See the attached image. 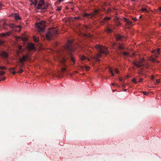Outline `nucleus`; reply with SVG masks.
Here are the masks:
<instances>
[{
	"mask_svg": "<svg viewBox=\"0 0 161 161\" xmlns=\"http://www.w3.org/2000/svg\"><path fill=\"white\" fill-rule=\"evenodd\" d=\"M132 81L133 82H134L135 84H137V82L136 80V79H133L132 80Z\"/></svg>",
	"mask_w": 161,
	"mask_h": 161,
	"instance_id": "obj_37",
	"label": "nucleus"
},
{
	"mask_svg": "<svg viewBox=\"0 0 161 161\" xmlns=\"http://www.w3.org/2000/svg\"><path fill=\"white\" fill-rule=\"evenodd\" d=\"M12 17L14 18L15 20V21L19 22L21 19V18L19 16V15L15 14L11 15Z\"/></svg>",
	"mask_w": 161,
	"mask_h": 161,
	"instance_id": "obj_12",
	"label": "nucleus"
},
{
	"mask_svg": "<svg viewBox=\"0 0 161 161\" xmlns=\"http://www.w3.org/2000/svg\"><path fill=\"white\" fill-rule=\"evenodd\" d=\"M15 25L14 24H11V25L10 26V27H15L16 26H15Z\"/></svg>",
	"mask_w": 161,
	"mask_h": 161,
	"instance_id": "obj_40",
	"label": "nucleus"
},
{
	"mask_svg": "<svg viewBox=\"0 0 161 161\" xmlns=\"http://www.w3.org/2000/svg\"><path fill=\"white\" fill-rule=\"evenodd\" d=\"M120 81H122V80H121V79H120Z\"/></svg>",
	"mask_w": 161,
	"mask_h": 161,
	"instance_id": "obj_54",
	"label": "nucleus"
},
{
	"mask_svg": "<svg viewBox=\"0 0 161 161\" xmlns=\"http://www.w3.org/2000/svg\"><path fill=\"white\" fill-rule=\"evenodd\" d=\"M144 62V59H141L140 60L139 62L135 61L133 63V64L134 65L138 68L141 67H143L146 68H148V65L147 64H144L143 63Z\"/></svg>",
	"mask_w": 161,
	"mask_h": 161,
	"instance_id": "obj_7",
	"label": "nucleus"
},
{
	"mask_svg": "<svg viewBox=\"0 0 161 161\" xmlns=\"http://www.w3.org/2000/svg\"><path fill=\"white\" fill-rule=\"evenodd\" d=\"M80 19V17L79 16L75 17L74 18V19Z\"/></svg>",
	"mask_w": 161,
	"mask_h": 161,
	"instance_id": "obj_38",
	"label": "nucleus"
},
{
	"mask_svg": "<svg viewBox=\"0 0 161 161\" xmlns=\"http://www.w3.org/2000/svg\"><path fill=\"white\" fill-rule=\"evenodd\" d=\"M114 20L115 21L119 23V25H120V23H119L120 22V19L117 16H115L114 17Z\"/></svg>",
	"mask_w": 161,
	"mask_h": 161,
	"instance_id": "obj_21",
	"label": "nucleus"
},
{
	"mask_svg": "<svg viewBox=\"0 0 161 161\" xmlns=\"http://www.w3.org/2000/svg\"><path fill=\"white\" fill-rule=\"evenodd\" d=\"M33 40L36 42H38L39 41V38L35 37H34Z\"/></svg>",
	"mask_w": 161,
	"mask_h": 161,
	"instance_id": "obj_24",
	"label": "nucleus"
},
{
	"mask_svg": "<svg viewBox=\"0 0 161 161\" xmlns=\"http://www.w3.org/2000/svg\"><path fill=\"white\" fill-rule=\"evenodd\" d=\"M141 17H142V16H140L139 17V18H141Z\"/></svg>",
	"mask_w": 161,
	"mask_h": 161,
	"instance_id": "obj_53",
	"label": "nucleus"
},
{
	"mask_svg": "<svg viewBox=\"0 0 161 161\" xmlns=\"http://www.w3.org/2000/svg\"><path fill=\"white\" fill-rule=\"evenodd\" d=\"M2 6V5L1 4V3H0V9L1 8Z\"/></svg>",
	"mask_w": 161,
	"mask_h": 161,
	"instance_id": "obj_47",
	"label": "nucleus"
},
{
	"mask_svg": "<svg viewBox=\"0 0 161 161\" xmlns=\"http://www.w3.org/2000/svg\"><path fill=\"white\" fill-rule=\"evenodd\" d=\"M108 77H107V79H108Z\"/></svg>",
	"mask_w": 161,
	"mask_h": 161,
	"instance_id": "obj_56",
	"label": "nucleus"
},
{
	"mask_svg": "<svg viewBox=\"0 0 161 161\" xmlns=\"http://www.w3.org/2000/svg\"><path fill=\"white\" fill-rule=\"evenodd\" d=\"M111 18L105 17L101 21V23H104L105 22L109 21L111 19Z\"/></svg>",
	"mask_w": 161,
	"mask_h": 161,
	"instance_id": "obj_16",
	"label": "nucleus"
},
{
	"mask_svg": "<svg viewBox=\"0 0 161 161\" xmlns=\"http://www.w3.org/2000/svg\"><path fill=\"white\" fill-rule=\"evenodd\" d=\"M143 93L145 95H147L148 94V93L146 92H143Z\"/></svg>",
	"mask_w": 161,
	"mask_h": 161,
	"instance_id": "obj_33",
	"label": "nucleus"
},
{
	"mask_svg": "<svg viewBox=\"0 0 161 161\" xmlns=\"http://www.w3.org/2000/svg\"><path fill=\"white\" fill-rule=\"evenodd\" d=\"M148 59L150 61H151L154 63H158L159 62L158 60L155 59L154 58V57H153L152 56H151L149 57L148 58Z\"/></svg>",
	"mask_w": 161,
	"mask_h": 161,
	"instance_id": "obj_14",
	"label": "nucleus"
},
{
	"mask_svg": "<svg viewBox=\"0 0 161 161\" xmlns=\"http://www.w3.org/2000/svg\"><path fill=\"white\" fill-rule=\"evenodd\" d=\"M48 7V5L47 4H45L43 1L41 0L39 1L36 8L38 9H41L42 11H44Z\"/></svg>",
	"mask_w": 161,
	"mask_h": 161,
	"instance_id": "obj_4",
	"label": "nucleus"
},
{
	"mask_svg": "<svg viewBox=\"0 0 161 161\" xmlns=\"http://www.w3.org/2000/svg\"><path fill=\"white\" fill-rule=\"evenodd\" d=\"M7 25V23H6V22H4L3 23V26H5V25Z\"/></svg>",
	"mask_w": 161,
	"mask_h": 161,
	"instance_id": "obj_44",
	"label": "nucleus"
},
{
	"mask_svg": "<svg viewBox=\"0 0 161 161\" xmlns=\"http://www.w3.org/2000/svg\"><path fill=\"white\" fill-rule=\"evenodd\" d=\"M115 37L117 40H119L122 39V36L119 34H117L115 35Z\"/></svg>",
	"mask_w": 161,
	"mask_h": 161,
	"instance_id": "obj_19",
	"label": "nucleus"
},
{
	"mask_svg": "<svg viewBox=\"0 0 161 161\" xmlns=\"http://www.w3.org/2000/svg\"><path fill=\"white\" fill-rule=\"evenodd\" d=\"M23 72V70L22 69H21L18 72H16V73H18L21 74Z\"/></svg>",
	"mask_w": 161,
	"mask_h": 161,
	"instance_id": "obj_27",
	"label": "nucleus"
},
{
	"mask_svg": "<svg viewBox=\"0 0 161 161\" xmlns=\"http://www.w3.org/2000/svg\"><path fill=\"white\" fill-rule=\"evenodd\" d=\"M111 11V9H110V8H109V9H108L107 10V12L108 13H109V12H110Z\"/></svg>",
	"mask_w": 161,
	"mask_h": 161,
	"instance_id": "obj_41",
	"label": "nucleus"
},
{
	"mask_svg": "<svg viewBox=\"0 0 161 161\" xmlns=\"http://www.w3.org/2000/svg\"><path fill=\"white\" fill-rule=\"evenodd\" d=\"M159 10H161V7H160L159 8Z\"/></svg>",
	"mask_w": 161,
	"mask_h": 161,
	"instance_id": "obj_50",
	"label": "nucleus"
},
{
	"mask_svg": "<svg viewBox=\"0 0 161 161\" xmlns=\"http://www.w3.org/2000/svg\"><path fill=\"white\" fill-rule=\"evenodd\" d=\"M112 85H113V86H114V83H113L112 84Z\"/></svg>",
	"mask_w": 161,
	"mask_h": 161,
	"instance_id": "obj_51",
	"label": "nucleus"
},
{
	"mask_svg": "<svg viewBox=\"0 0 161 161\" xmlns=\"http://www.w3.org/2000/svg\"><path fill=\"white\" fill-rule=\"evenodd\" d=\"M143 80V79H140L139 80V82H141Z\"/></svg>",
	"mask_w": 161,
	"mask_h": 161,
	"instance_id": "obj_45",
	"label": "nucleus"
},
{
	"mask_svg": "<svg viewBox=\"0 0 161 161\" xmlns=\"http://www.w3.org/2000/svg\"><path fill=\"white\" fill-rule=\"evenodd\" d=\"M132 0V1H134V0Z\"/></svg>",
	"mask_w": 161,
	"mask_h": 161,
	"instance_id": "obj_55",
	"label": "nucleus"
},
{
	"mask_svg": "<svg viewBox=\"0 0 161 161\" xmlns=\"http://www.w3.org/2000/svg\"><path fill=\"white\" fill-rule=\"evenodd\" d=\"M1 81V80H0V81Z\"/></svg>",
	"mask_w": 161,
	"mask_h": 161,
	"instance_id": "obj_58",
	"label": "nucleus"
},
{
	"mask_svg": "<svg viewBox=\"0 0 161 161\" xmlns=\"http://www.w3.org/2000/svg\"><path fill=\"white\" fill-rule=\"evenodd\" d=\"M4 43L3 41L0 39V45H3Z\"/></svg>",
	"mask_w": 161,
	"mask_h": 161,
	"instance_id": "obj_32",
	"label": "nucleus"
},
{
	"mask_svg": "<svg viewBox=\"0 0 161 161\" xmlns=\"http://www.w3.org/2000/svg\"><path fill=\"white\" fill-rule=\"evenodd\" d=\"M133 19V20L134 21H136L137 20V19H136V18H133V19Z\"/></svg>",
	"mask_w": 161,
	"mask_h": 161,
	"instance_id": "obj_43",
	"label": "nucleus"
},
{
	"mask_svg": "<svg viewBox=\"0 0 161 161\" xmlns=\"http://www.w3.org/2000/svg\"><path fill=\"white\" fill-rule=\"evenodd\" d=\"M17 27H18V28H20V25H19V26H17Z\"/></svg>",
	"mask_w": 161,
	"mask_h": 161,
	"instance_id": "obj_48",
	"label": "nucleus"
},
{
	"mask_svg": "<svg viewBox=\"0 0 161 161\" xmlns=\"http://www.w3.org/2000/svg\"><path fill=\"white\" fill-rule=\"evenodd\" d=\"M110 25H108L107 26V28L106 29V31L108 33H110L112 32V29L110 28Z\"/></svg>",
	"mask_w": 161,
	"mask_h": 161,
	"instance_id": "obj_20",
	"label": "nucleus"
},
{
	"mask_svg": "<svg viewBox=\"0 0 161 161\" xmlns=\"http://www.w3.org/2000/svg\"><path fill=\"white\" fill-rule=\"evenodd\" d=\"M5 74V72L2 71H0V75H3Z\"/></svg>",
	"mask_w": 161,
	"mask_h": 161,
	"instance_id": "obj_29",
	"label": "nucleus"
},
{
	"mask_svg": "<svg viewBox=\"0 0 161 161\" xmlns=\"http://www.w3.org/2000/svg\"><path fill=\"white\" fill-rule=\"evenodd\" d=\"M6 34L4 33H2L0 34V36L1 37H4L6 36Z\"/></svg>",
	"mask_w": 161,
	"mask_h": 161,
	"instance_id": "obj_28",
	"label": "nucleus"
},
{
	"mask_svg": "<svg viewBox=\"0 0 161 161\" xmlns=\"http://www.w3.org/2000/svg\"><path fill=\"white\" fill-rule=\"evenodd\" d=\"M123 54L125 57H127L129 55V54L128 53L126 52H123Z\"/></svg>",
	"mask_w": 161,
	"mask_h": 161,
	"instance_id": "obj_23",
	"label": "nucleus"
},
{
	"mask_svg": "<svg viewBox=\"0 0 161 161\" xmlns=\"http://www.w3.org/2000/svg\"><path fill=\"white\" fill-rule=\"evenodd\" d=\"M16 68V67H14L13 68H10L9 69V71H11L12 70H14Z\"/></svg>",
	"mask_w": 161,
	"mask_h": 161,
	"instance_id": "obj_31",
	"label": "nucleus"
},
{
	"mask_svg": "<svg viewBox=\"0 0 161 161\" xmlns=\"http://www.w3.org/2000/svg\"><path fill=\"white\" fill-rule=\"evenodd\" d=\"M153 79V77H152V79Z\"/></svg>",
	"mask_w": 161,
	"mask_h": 161,
	"instance_id": "obj_57",
	"label": "nucleus"
},
{
	"mask_svg": "<svg viewBox=\"0 0 161 161\" xmlns=\"http://www.w3.org/2000/svg\"><path fill=\"white\" fill-rule=\"evenodd\" d=\"M27 48L29 50H34L35 49L34 46L32 43L29 44L27 46Z\"/></svg>",
	"mask_w": 161,
	"mask_h": 161,
	"instance_id": "obj_15",
	"label": "nucleus"
},
{
	"mask_svg": "<svg viewBox=\"0 0 161 161\" xmlns=\"http://www.w3.org/2000/svg\"><path fill=\"white\" fill-rule=\"evenodd\" d=\"M90 67L88 66H85V68L86 70H88L90 69Z\"/></svg>",
	"mask_w": 161,
	"mask_h": 161,
	"instance_id": "obj_34",
	"label": "nucleus"
},
{
	"mask_svg": "<svg viewBox=\"0 0 161 161\" xmlns=\"http://www.w3.org/2000/svg\"><path fill=\"white\" fill-rule=\"evenodd\" d=\"M59 0V1L60 2H61V1H62V0Z\"/></svg>",
	"mask_w": 161,
	"mask_h": 161,
	"instance_id": "obj_52",
	"label": "nucleus"
},
{
	"mask_svg": "<svg viewBox=\"0 0 161 161\" xmlns=\"http://www.w3.org/2000/svg\"><path fill=\"white\" fill-rule=\"evenodd\" d=\"M11 71H10L11 73H12L13 75H14L16 73V72H15L14 71V70H12Z\"/></svg>",
	"mask_w": 161,
	"mask_h": 161,
	"instance_id": "obj_36",
	"label": "nucleus"
},
{
	"mask_svg": "<svg viewBox=\"0 0 161 161\" xmlns=\"http://www.w3.org/2000/svg\"><path fill=\"white\" fill-rule=\"evenodd\" d=\"M160 82V80L159 79H158L156 80V81L155 84L156 85H158L159 84V83Z\"/></svg>",
	"mask_w": 161,
	"mask_h": 161,
	"instance_id": "obj_25",
	"label": "nucleus"
},
{
	"mask_svg": "<svg viewBox=\"0 0 161 161\" xmlns=\"http://www.w3.org/2000/svg\"><path fill=\"white\" fill-rule=\"evenodd\" d=\"M58 33L57 31L55 30H52L48 31L46 34V38L48 40H50L53 38V36Z\"/></svg>",
	"mask_w": 161,
	"mask_h": 161,
	"instance_id": "obj_6",
	"label": "nucleus"
},
{
	"mask_svg": "<svg viewBox=\"0 0 161 161\" xmlns=\"http://www.w3.org/2000/svg\"><path fill=\"white\" fill-rule=\"evenodd\" d=\"M8 56V53L5 51H0V57L3 59H7Z\"/></svg>",
	"mask_w": 161,
	"mask_h": 161,
	"instance_id": "obj_8",
	"label": "nucleus"
},
{
	"mask_svg": "<svg viewBox=\"0 0 161 161\" xmlns=\"http://www.w3.org/2000/svg\"><path fill=\"white\" fill-rule=\"evenodd\" d=\"M113 47L115 48V47H117L119 50H124L125 48L122 45L120 44H117L114 43L113 44Z\"/></svg>",
	"mask_w": 161,
	"mask_h": 161,
	"instance_id": "obj_11",
	"label": "nucleus"
},
{
	"mask_svg": "<svg viewBox=\"0 0 161 161\" xmlns=\"http://www.w3.org/2000/svg\"><path fill=\"white\" fill-rule=\"evenodd\" d=\"M124 21L128 25H130L132 24V22L129 21L128 19L126 18H124Z\"/></svg>",
	"mask_w": 161,
	"mask_h": 161,
	"instance_id": "obj_18",
	"label": "nucleus"
},
{
	"mask_svg": "<svg viewBox=\"0 0 161 161\" xmlns=\"http://www.w3.org/2000/svg\"><path fill=\"white\" fill-rule=\"evenodd\" d=\"M1 81V80H0V81Z\"/></svg>",
	"mask_w": 161,
	"mask_h": 161,
	"instance_id": "obj_59",
	"label": "nucleus"
},
{
	"mask_svg": "<svg viewBox=\"0 0 161 161\" xmlns=\"http://www.w3.org/2000/svg\"><path fill=\"white\" fill-rule=\"evenodd\" d=\"M63 71H64L65 70V68H63L62 69Z\"/></svg>",
	"mask_w": 161,
	"mask_h": 161,
	"instance_id": "obj_46",
	"label": "nucleus"
},
{
	"mask_svg": "<svg viewBox=\"0 0 161 161\" xmlns=\"http://www.w3.org/2000/svg\"><path fill=\"white\" fill-rule=\"evenodd\" d=\"M6 69V67L5 66H0V69L5 70Z\"/></svg>",
	"mask_w": 161,
	"mask_h": 161,
	"instance_id": "obj_30",
	"label": "nucleus"
},
{
	"mask_svg": "<svg viewBox=\"0 0 161 161\" xmlns=\"http://www.w3.org/2000/svg\"><path fill=\"white\" fill-rule=\"evenodd\" d=\"M80 59L81 61L84 62H85V61H86L87 60H88L89 61L90 60L89 58H87L86 57L84 56V55H82L80 57Z\"/></svg>",
	"mask_w": 161,
	"mask_h": 161,
	"instance_id": "obj_17",
	"label": "nucleus"
},
{
	"mask_svg": "<svg viewBox=\"0 0 161 161\" xmlns=\"http://www.w3.org/2000/svg\"><path fill=\"white\" fill-rule=\"evenodd\" d=\"M5 79V77H3L2 78L1 80H4Z\"/></svg>",
	"mask_w": 161,
	"mask_h": 161,
	"instance_id": "obj_42",
	"label": "nucleus"
},
{
	"mask_svg": "<svg viewBox=\"0 0 161 161\" xmlns=\"http://www.w3.org/2000/svg\"><path fill=\"white\" fill-rule=\"evenodd\" d=\"M45 26V22L43 21H42L40 22L37 23L36 25L37 31L38 32L43 31Z\"/></svg>",
	"mask_w": 161,
	"mask_h": 161,
	"instance_id": "obj_5",
	"label": "nucleus"
},
{
	"mask_svg": "<svg viewBox=\"0 0 161 161\" xmlns=\"http://www.w3.org/2000/svg\"><path fill=\"white\" fill-rule=\"evenodd\" d=\"M72 42L69 40L67 44L64 46L65 50V53L64 56L60 60V63L62 65L65 66V62L67 60L69 59L71 60L73 64L75 63V58L72 54V52L74 49L72 45Z\"/></svg>",
	"mask_w": 161,
	"mask_h": 161,
	"instance_id": "obj_1",
	"label": "nucleus"
},
{
	"mask_svg": "<svg viewBox=\"0 0 161 161\" xmlns=\"http://www.w3.org/2000/svg\"><path fill=\"white\" fill-rule=\"evenodd\" d=\"M101 15V14L99 12V10L96 9L94 10L93 12L91 13L90 14L85 13L83 14V16L84 17L91 18L92 17H96L97 16L100 17Z\"/></svg>",
	"mask_w": 161,
	"mask_h": 161,
	"instance_id": "obj_3",
	"label": "nucleus"
},
{
	"mask_svg": "<svg viewBox=\"0 0 161 161\" xmlns=\"http://www.w3.org/2000/svg\"><path fill=\"white\" fill-rule=\"evenodd\" d=\"M31 4H33L36 6L37 3V0H31Z\"/></svg>",
	"mask_w": 161,
	"mask_h": 161,
	"instance_id": "obj_22",
	"label": "nucleus"
},
{
	"mask_svg": "<svg viewBox=\"0 0 161 161\" xmlns=\"http://www.w3.org/2000/svg\"><path fill=\"white\" fill-rule=\"evenodd\" d=\"M109 71L111 73L112 76H114V72H115L117 74H118L119 71L117 69L115 68H112L109 67L108 69Z\"/></svg>",
	"mask_w": 161,
	"mask_h": 161,
	"instance_id": "obj_10",
	"label": "nucleus"
},
{
	"mask_svg": "<svg viewBox=\"0 0 161 161\" xmlns=\"http://www.w3.org/2000/svg\"><path fill=\"white\" fill-rule=\"evenodd\" d=\"M160 50V49L158 48L156 51H153L152 52V53H154V54H153V56H154L155 58H157L158 57V55L159 54Z\"/></svg>",
	"mask_w": 161,
	"mask_h": 161,
	"instance_id": "obj_13",
	"label": "nucleus"
},
{
	"mask_svg": "<svg viewBox=\"0 0 161 161\" xmlns=\"http://www.w3.org/2000/svg\"><path fill=\"white\" fill-rule=\"evenodd\" d=\"M96 48L99 53V54L98 55V57H101V54H103L106 55L109 52L107 48L103 46H102L100 45H97L96 46Z\"/></svg>",
	"mask_w": 161,
	"mask_h": 161,
	"instance_id": "obj_2",
	"label": "nucleus"
},
{
	"mask_svg": "<svg viewBox=\"0 0 161 161\" xmlns=\"http://www.w3.org/2000/svg\"><path fill=\"white\" fill-rule=\"evenodd\" d=\"M61 10V7H57V9H56L57 11H60Z\"/></svg>",
	"mask_w": 161,
	"mask_h": 161,
	"instance_id": "obj_35",
	"label": "nucleus"
},
{
	"mask_svg": "<svg viewBox=\"0 0 161 161\" xmlns=\"http://www.w3.org/2000/svg\"><path fill=\"white\" fill-rule=\"evenodd\" d=\"M110 25V28L112 29H112H113V28H114V27H113V25H110V24H109V25Z\"/></svg>",
	"mask_w": 161,
	"mask_h": 161,
	"instance_id": "obj_39",
	"label": "nucleus"
},
{
	"mask_svg": "<svg viewBox=\"0 0 161 161\" xmlns=\"http://www.w3.org/2000/svg\"><path fill=\"white\" fill-rule=\"evenodd\" d=\"M29 59L28 55H23L22 58L19 59V62L22 64V66L24 65V62H25L27 59Z\"/></svg>",
	"mask_w": 161,
	"mask_h": 161,
	"instance_id": "obj_9",
	"label": "nucleus"
},
{
	"mask_svg": "<svg viewBox=\"0 0 161 161\" xmlns=\"http://www.w3.org/2000/svg\"><path fill=\"white\" fill-rule=\"evenodd\" d=\"M9 35V33H8V32H7V35L8 36V35Z\"/></svg>",
	"mask_w": 161,
	"mask_h": 161,
	"instance_id": "obj_49",
	"label": "nucleus"
},
{
	"mask_svg": "<svg viewBox=\"0 0 161 161\" xmlns=\"http://www.w3.org/2000/svg\"><path fill=\"white\" fill-rule=\"evenodd\" d=\"M141 10L142 12H148L147 10L145 8H142L141 9Z\"/></svg>",
	"mask_w": 161,
	"mask_h": 161,
	"instance_id": "obj_26",
	"label": "nucleus"
}]
</instances>
